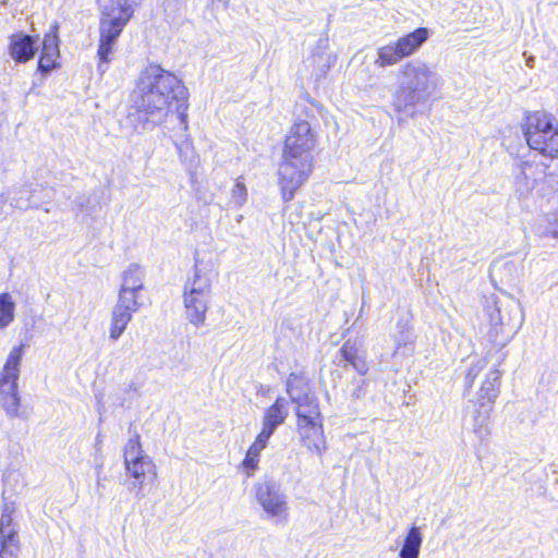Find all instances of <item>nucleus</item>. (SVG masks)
Segmentation results:
<instances>
[{
	"instance_id": "58836bf2",
	"label": "nucleus",
	"mask_w": 558,
	"mask_h": 558,
	"mask_svg": "<svg viewBox=\"0 0 558 558\" xmlns=\"http://www.w3.org/2000/svg\"><path fill=\"white\" fill-rule=\"evenodd\" d=\"M379 65H384V48L378 49V59L376 61Z\"/></svg>"
},
{
	"instance_id": "2eb2a0df",
	"label": "nucleus",
	"mask_w": 558,
	"mask_h": 558,
	"mask_svg": "<svg viewBox=\"0 0 558 558\" xmlns=\"http://www.w3.org/2000/svg\"><path fill=\"white\" fill-rule=\"evenodd\" d=\"M500 375L497 369H492L483 380L477 392V405L480 409L492 408L499 393Z\"/></svg>"
},
{
	"instance_id": "a878e982",
	"label": "nucleus",
	"mask_w": 558,
	"mask_h": 558,
	"mask_svg": "<svg viewBox=\"0 0 558 558\" xmlns=\"http://www.w3.org/2000/svg\"><path fill=\"white\" fill-rule=\"evenodd\" d=\"M31 197L33 207L39 208L44 204H48L54 197V190L39 183H31Z\"/></svg>"
},
{
	"instance_id": "0eeeda50",
	"label": "nucleus",
	"mask_w": 558,
	"mask_h": 558,
	"mask_svg": "<svg viewBox=\"0 0 558 558\" xmlns=\"http://www.w3.org/2000/svg\"><path fill=\"white\" fill-rule=\"evenodd\" d=\"M194 258V274L185 281L184 292L211 296L217 254L214 250L203 247L195 251Z\"/></svg>"
},
{
	"instance_id": "ea45409f",
	"label": "nucleus",
	"mask_w": 558,
	"mask_h": 558,
	"mask_svg": "<svg viewBox=\"0 0 558 558\" xmlns=\"http://www.w3.org/2000/svg\"><path fill=\"white\" fill-rule=\"evenodd\" d=\"M353 396L356 397V398H361L362 396H364V392H363V388L362 386H359L354 391H353Z\"/></svg>"
},
{
	"instance_id": "72a5a7b5",
	"label": "nucleus",
	"mask_w": 558,
	"mask_h": 558,
	"mask_svg": "<svg viewBox=\"0 0 558 558\" xmlns=\"http://www.w3.org/2000/svg\"><path fill=\"white\" fill-rule=\"evenodd\" d=\"M12 208L9 204V199L4 195H0V221L10 215Z\"/></svg>"
},
{
	"instance_id": "6e6552de",
	"label": "nucleus",
	"mask_w": 558,
	"mask_h": 558,
	"mask_svg": "<svg viewBox=\"0 0 558 558\" xmlns=\"http://www.w3.org/2000/svg\"><path fill=\"white\" fill-rule=\"evenodd\" d=\"M255 497L268 517L276 522H286L289 515L287 496L275 481H265L255 486Z\"/></svg>"
},
{
	"instance_id": "423d86ee",
	"label": "nucleus",
	"mask_w": 558,
	"mask_h": 558,
	"mask_svg": "<svg viewBox=\"0 0 558 558\" xmlns=\"http://www.w3.org/2000/svg\"><path fill=\"white\" fill-rule=\"evenodd\" d=\"M23 353V344L14 347L10 351L0 372V405L11 418L20 415L19 408L21 398L19 395L17 380L20 378V366Z\"/></svg>"
},
{
	"instance_id": "412c9836",
	"label": "nucleus",
	"mask_w": 558,
	"mask_h": 558,
	"mask_svg": "<svg viewBox=\"0 0 558 558\" xmlns=\"http://www.w3.org/2000/svg\"><path fill=\"white\" fill-rule=\"evenodd\" d=\"M422 541L420 529L411 526L399 553L400 558H418Z\"/></svg>"
},
{
	"instance_id": "e433bc0d",
	"label": "nucleus",
	"mask_w": 558,
	"mask_h": 558,
	"mask_svg": "<svg viewBox=\"0 0 558 558\" xmlns=\"http://www.w3.org/2000/svg\"><path fill=\"white\" fill-rule=\"evenodd\" d=\"M14 525L12 514L1 513L0 526Z\"/></svg>"
},
{
	"instance_id": "b1692460",
	"label": "nucleus",
	"mask_w": 558,
	"mask_h": 558,
	"mask_svg": "<svg viewBox=\"0 0 558 558\" xmlns=\"http://www.w3.org/2000/svg\"><path fill=\"white\" fill-rule=\"evenodd\" d=\"M11 208L26 210L33 207V201L31 197V183L9 193L7 196Z\"/></svg>"
},
{
	"instance_id": "6ab92c4d",
	"label": "nucleus",
	"mask_w": 558,
	"mask_h": 558,
	"mask_svg": "<svg viewBox=\"0 0 558 558\" xmlns=\"http://www.w3.org/2000/svg\"><path fill=\"white\" fill-rule=\"evenodd\" d=\"M268 440V438L263 437V435L258 434L255 441L250 446L248 450L246 451L242 465L247 476H252L254 471L257 469L260 452L266 448Z\"/></svg>"
},
{
	"instance_id": "a211bd4d",
	"label": "nucleus",
	"mask_w": 558,
	"mask_h": 558,
	"mask_svg": "<svg viewBox=\"0 0 558 558\" xmlns=\"http://www.w3.org/2000/svg\"><path fill=\"white\" fill-rule=\"evenodd\" d=\"M296 405L295 414L298 422L304 421H323L319 410L318 400L315 395L303 397L300 401L294 402Z\"/></svg>"
},
{
	"instance_id": "473e14b6",
	"label": "nucleus",
	"mask_w": 558,
	"mask_h": 558,
	"mask_svg": "<svg viewBox=\"0 0 558 558\" xmlns=\"http://www.w3.org/2000/svg\"><path fill=\"white\" fill-rule=\"evenodd\" d=\"M535 165L532 161H521L519 165L520 173L524 180L530 179V177H534L535 173L532 171Z\"/></svg>"
},
{
	"instance_id": "aec40b11",
	"label": "nucleus",
	"mask_w": 558,
	"mask_h": 558,
	"mask_svg": "<svg viewBox=\"0 0 558 558\" xmlns=\"http://www.w3.org/2000/svg\"><path fill=\"white\" fill-rule=\"evenodd\" d=\"M287 391L291 401L294 403L303 397L313 395L307 379L302 374L291 373L287 379Z\"/></svg>"
},
{
	"instance_id": "bb28decb",
	"label": "nucleus",
	"mask_w": 558,
	"mask_h": 558,
	"mask_svg": "<svg viewBox=\"0 0 558 558\" xmlns=\"http://www.w3.org/2000/svg\"><path fill=\"white\" fill-rule=\"evenodd\" d=\"M14 303L9 293L0 294V328L7 327L14 318Z\"/></svg>"
},
{
	"instance_id": "393cba45",
	"label": "nucleus",
	"mask_w": 558,
	"mask_h": 558,
	"mask_svg": "<svg viewBox=\"0 0 558 558\" xmlns=\"http://www.w3.org/2000/svg\"><path fill=\"white\" fill-rule=\"evenodd\" d=\"M141 293L140 291L129 290L128 288L120 289L116 304L136 313L142 306Z\"/></svg>"
},
{
	"instance_id": "9b49d317",
	"label": "nucleus",
	"mask_w": 558,
	"mask_h": 558,
	"mask_svg": "<svg viewBox=\"0 0 558 558\" xmlns=\"http://www.w3.org/2000/svg\"><path fill=\"white\" fill-rule=\"evenodd\" d=\"M8 51L16 63H26L34 58L38 47L37 39L24 33H16L10 36Z\"/></svg>"
},
{
	"instance_id": "5701e85b",
	"label": "nucleus",
	"mask_w": 558,
	"mask_h": 558,
	"mask_svg": "<svg viewBox=\"0 0 558 558\" xmlns=\"http://www.w3.org/2000/svg\"><path fill=\"white\" fill-rule=\"evenodd\" d=\"M177 150L181 162L185 166L189 172H193L199 162V157L196 154L192 142L190 140L182 141L180 144H177Z\"/></svg>"
},
{
	"instance_id": "f03ea898",
	"label": "nucleus",
	"mask_w": 558,
	"mask_h": 558,
	"mask_svg": "<svg viewBox=\"0 0 558 558\" xmlns=\"http://www.w3.org/2000/svg\"><path fill=\"white\" fill-rule=\"evenodd\" d=\"M316 145L317 133L310 122L301 120L290 128L277 171L283 202L293 199L295 192L308 180Z\"/></svg>"
},
{
	"instance_id": "dca6fc26",
	"label": "nucleus",
	"mask_w": 558,
	"mask_h": 558,
	"mask_svg": "<svg viewBox=\"0 0 558 558\" xmlns=\"http://www.w3.org/2000/svg\"><path fill=\"white\" fill-rule=\"evenodd\" d=\"M20 549L15 525L0 526V558H17Z\"/></svg>"
},
{
	"instance_id": "2f4dec72",
	"label": "nucleus",
	"mask_w": 558,
	"mask_h": 558,
	"mask_svg": "<svg viewBox=\"0 0 558 558\" xmlns=\"http://www.w3.org/2000/svg\"><path fill=\"white\" fill-rule=\"evenodd\" d=\"M59 56H47L45 52H40L38 60V71L41 73H48L56 66V60Z\"/></svg>"
},
{
	"instance_id": "4468645a",
	"label": "nucleus",
	"mask_w": 558,
	"mask_h": 558,
	"mask_svg": "<svg viewBox=\"0 0 558 558\" xmlns=\"http://www.w3.org/2000/svg\"><path fill=\"white\" fill-rule=\"evenodd\" d=\"M186 319L195 327H202L206 322L209 295L183 293Z\"/></svg>"
},
{
	"instance_id": "7ed1b4c3",
	"label": "nucleus",
	"mask_w": 558,
	"mask_h": 558,
	"mask_svg": "<svg viewBox=\"0 0 558 558\" xmlns=\"http://www.w3.org/2000/svg\"><path fill=\"white\" fill-rule=\"evenodd\" d=\"M521 133L526 146L547 160H558V119L547 110L523 113Z\"/></svg>"
},
{
	"instance_id": "39448f33",
	"label": "nucleus",
	"mask_w": 558,
	"mask_h": 558,
	"mask_svg": "<svg viewBox=\"0 0 558 558\" xmlns=\"http://www.w3.org/2000/svg\"><path fill=\"white\" fill-rule=\"evenodd\" d=\"M124 465L126 473L134 478L129 489L135 492L136 498H143V485L146 480L154 482L157 471L153 459L143 451L138 434L130 438L124 447Z\"/></svg>"
},
{
	"instance_id": "f8f14e48",
	"label": "nucleus",
	"mask_w": 558,
	"mask_h": 558,
	"mask_svg": "<svg viewBox=\"0 0 558 558\" xmlns=\"http://www.w3.org/2000/svg\"><path fill=\"white\" fill-rule=\"evenodd\" d=\"M303 445L311 451L322 453L325 449L323 421L296 422Z\"/></svg>"
},
{
	"instance_id": "20e7f679",
	"label": "nucleus",
	"mask_w": 558,
	"mask_h": 558,
	"mask_svg": "<svg viewBox=\"0 0 558 558\" xmlns=\"http://www.w3.org/2000/svg\"><path fill=\"white\" fill-rule=\"evenodd\" d=\"M133 12L128 0H111L101 7L97 49L99 72L104 73L107 70V64L112 60L118 38L133 16Z\"/></svg>"
},
{
	"instance_id": "f3484780",
	"label": "nucleus",
	"mask_w": 558,
	"mask_h": 558,
	"mask_svg": "<svg viewBox=\"0 0 558 558\" xmlns=\"http://www.w3.org/2000/svg\"><path fill=\"white\" fill-rule=\"evenodd\" d=\"M133 314L134 312L117 304L112 307L109 327V339L111 341H117L122 336L129 323L132 320Z\"/></svg>"
},
{
	"instance_id": "7c9ffc66",
	"label": "nucleus",
	"mask_w": 558,
	"mask_h": 558,
	"mask_svg": "<svg viewBox=\"0 0 558 558\" xmlns=\"http://www.w3.org/2000/svg\"><path fill=\"white\" fill-rule=\"evenodd\" d=\"M339 352L341 357L348 363H352L359 355H361L356 343L350 340L343 343Z\"/></svg>"
},
{
	"instance_id": "c756f323",
	"label": "nucleus",
	"mask_w": 558,
	"mask_h": 558,
	"mask_svg": "<svg viewBox=\"0 0 558 558\" xmlns=\"http://www.w3.org/2000/svg\"><path fill=\"white\" fill-rule=\"evenodd\" d=\"M41 52L47 56H59V39L56 34H47L44 37Z\"/></svg>"
},
{
	"instance_id": "1a4fd4ad",
	"label": "nucleus",
	"mask_w": 558,
	"mask_h": 558,
	"mask_svg": "<svg viewBox=\"0 0 558 558\" xmlns=\"http://www.w3.org/2000/svg\"><path fill=\"white\" fill-rule=\"evenodd\" d=\"M336 62L337 54L330 50L329 39L327 37L319 38L306 60V65L311 69V78L315 83L325 80Z\"/></svg>"
},
{
	"instance_id": "c9c22d12",
	"label": "nucleus",
	"mask_w": 558,
	"mask_h": 558,
	"mask_svg": "<svg viewBox=\"0 0 558 558\" xmlns=\"http://www.w3.org/2000/svg\"><path fill=\"white\" fill-rule=\"evenodd\" d=\"M546 236L558 240V219H555L546 230Z\"/></svg>"
},
{
	"instance_id": "f257e3e1",
	"label": "nucleus",
	"mask_w": 558,
	"mask_h": 558,
	"mask_svg": "<svg viewBox=\"0 0 558 558\" xmlns=\"http://www.w3.org/2000/svg\"><path fill=\"white\" fill-rule=\"evenodd\" d=\"M189 89L173 73L157 64H149L136 80L132 93L135 112L128 116L137 132L162 124L177 112L183 129L187 130Z\"/></svg>"
},
{
	"instance_id": "a19ab883",
	"label": "nucleus",
	"mask_w": 558,
	"mask_h": 558,
	"mask_svg": "<svg viewBox=\"0 0 558 558\" xmlns=\"http://www.w3.org/2000/svg\"><path fill=\"white\" fill-rule=\"evenodd\" d=\"M543 166H544V170H543L542 172L544 173V175H545V177H546V175H549V174L547 173L548 166H547V165H543Z\"/></svg>"
},
{
	"instance_id": "9d476101",
	"label": "nucleus",
	"mask_w": 558,
	"mask_h": 558,
	"mask_svg": "<svg viewBox=\"0 0 558 558\" xmlns=\"http://www.w3.org/2000/svg\"><path fill=\"white\" fill-rule=\"evenodd\" d=\"M429 36L430 32L427 27H417L413 32L400 37L389 47V52L386 53V63H396L403 58L410 57L427 41Z\"/></svg>"
},
{
	"instance_id": "cd10ccee",
	"label": "nucleus",
	"mask_w": 558,
	"mask_h": 558,
	"mask_svg": "<svg viewBox=\"0 0 558 558\" xmlns=\"http://www.w3.org/2000/svg\"><path fill=\"white\" fill-rule=\"evenodd\" d=\"M487 366L486 359L476 360L465 373V389L471 390L480 373Z\"/></svg>"
},
{
	"instance_id": "c85d7f7f",
	"label": "nucleus",
	"mask_w": 558,
	"mask_h": 558,
	"mask_svg": "<svg viewBox=\"0 0 558 558\" xmlns=\"http://www.w3.org/2000/svg\"><path fill=\"white\" fill-rule=\"evenodd\" d=\"M247 199V190L241 178H239L231 190V203L241 207Z\"/></svg>"
},
{
	"instance_id": "4be33fe9",
	"label": "nucleus",
	"mask_w": 558,
	"mask_h": 558,
	"mask_svg": "<svg viewBox=\"0 0 558 558\" xmlns=\"http://www.w3.org/2000/svg\"><path fill=\"white\" fill-rule=\"evenodd\" d=\"M125 288L129 290L143 292V271L137 264L130 265L128 269L122 274V282L120 289Z\"/></svg>"
},
{
	"instance_id": "ddd939ff",
	"label": "nucleus",
	"mask_w": 558,
	"mask_h": 558,
	"mask_svg": "<svg viewBox=\"0 0 558 558\" xmlns=\"http://www.w3.org/2000/svg\"><path fill=\"white\" fill-rule=\"evenodd\" d=\"M288 414V401L282 397H278L274 404L265 410L263 428L259 434L270 439L277 427L284 423Z\"/></svg>"
},
{
	"instance_id": "f704fd0d",
	"label": "nucleus",
	"mask_w": 558,
	"mask_h": 558,
	"mask_svg": "<svg viewBox=\"0 0 558 558\" xmlns=\"http://www.w3.org/2000/svg\"><path fill=\"white\" fill-rule=\"evenodd\" d=\"M352 367L359 373V374H365L367 372V365L365 362L364 356L359 355L352 363H350Z\"/></svg>"
},
{
	"instance_id": "4c0bfd02",
	"label": "nucleus",
	"mask_w": 558,
	"mask_h": 558,
	"mask_svg": "<svg viewBox=\"0 0 558 558\" xmlns=\"http://www.w3.org/2000/svg\"><path fill=\"white\" fill-rule=\"evenodd\" d=\"M14 510H15L14 504L8 502L7 499L3 497V505H2L1 513L13 514Z\"/></svg>"
}]
</instances>
